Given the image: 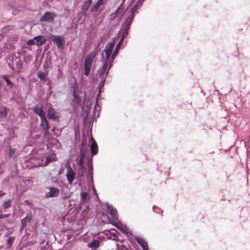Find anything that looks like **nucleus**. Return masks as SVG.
Returning a JSON list of instances; mask_svg holds the SVG:
<instances>
[{"label": "nucleus", "mask_w": 250, "mask_h": 250, "mask_svg": "<svg viewBox=\"0 0 250 250\" xmlns=\"http://www.w3.org/2000/svg\"><path fill=\"white\" fill-rule=\"evenodd\" d=\"M49 39L57 46L59 52H62L63 51L65 44V39L63 36L51 34Z\"/></svg>", "instance_id": "1"}, {"label": "nucleus", "mask_w": 250, "mask_h": 250, "mask_svg": "<svg viewBox=\"0 0 250 250\" xmlns=\"http://www.w3.org/2000/svg\"><path fill=\"white\" fill-rule=\"evenodd\" d=\"M108 220L111 224L119 229L122 233H128L130 235L133 236L132 232L131 231L128 230L126 227L119 220H117V222H116L114 220L108 217Z\"/></svg>", "instance_id": "2"}, {"label": "nucleus", "mask_w": 250, "mask_h": 250, "mask_svg": "<svg viewBox=\"0 0 250 250\" xmlns=\"http://www.w3.org/2000/svg\"><path fill=\"white\" fill-rule=\"evenodd\" d=\"M127 35L123 33L122 35V36L118 42V43L116 44L115 48L114 49L113 53L111 55V59H110V62H114L115 59L118 55L120 50L121 48V46L124 45V42L125 40V39Z\"/></svg>", "instance_id": "3"}, {"label": "nucleus", "mask_w": 250, "mask_h": 250, "mask_svg": "<svg viewBox=\"0 0 250 250\" xmlns=\"http://www.w3.org/2000/svg\"><path fill=\"white\" fill-rule=\"evenodd\" d=\"M56 17L55 13L50 11H46L41 17L40 21L41 22H45L51 23L53 22Z\"/></svg>", "instance_id": "4"}, {"label": "nucleus", "mask_w": 250, "mask_h": 250, "mask_svg": "<svg viewBox=\"0 0 250 250\" xmlns=\"http://www.w3.org/2000/svg\"><path fill=\"white\" fill-rule=\"evenodd\" d=\"M103 66L101 69H99V77L106 75L107 76L110 69L112 67L113 64V62H111L110 60H109V63L103 62Z\"/></svg>", "instance_id": "5"}, {"label": "nucleus", "mask_w": 250, "mask_h": 250, "mask_svg": "<svg viewBox=\"0 0 250 250\" xmlns=\"http://www.w3.org/2000/svg\"><path fill=\"white\" fill-rule=\"evenodd\" d=\"M89 142L90 143L89 147L91 153V157L93 158V156L96 155L98 153V146L93 139L92 134H90V136L89 137Z\"/></svg>", "instance_id": "6"}, {"label": "nucleus", "mask_w": 250, "mask_h": 250, "mask_svg": "<svg viewBox=\"0 0 250 250\" xmlns=\"http://www.w3.org/2000/svg\"><path fill=\"white\" fill-rule=\"evenodd\" d=\"M57 158L52 155H48L46 156L45 160L44 163H40L37 164L32 161V167H45L47 166L50 162H54L56 160Z\"/></svg>", "instance_id": "7"}, {"label": "nucleus", "mask_w": 250, "mask_h": 250, "mask_svg": "<svg viewBox=\"0 0 250 250\" xmlns=\"http://www.w3.org/2000/svg\"><path fill=\"white\" fill-rule=\"evenodd\" d=\"M133 238L140 245L143 250H149L147 243L143 238L137 235L133 236Z\"/></svg>", "instance_id": "8"}, {"label": "nucleus", "mask_w": 250, "mask_h": 250, "mask_svg": "<svg viewBox=\"0 0 250 250\" xmlns=\"http://www.w3.org/2000/svg\"><path fill=\"white\" fill-rule=\"evenodd\" d=\"M106 207L109 211V213L111 217L115 221L118 220V212L116 208H114L113 206L108 203H106Z\"/></svg>", "instance_id": "9"}, {"label": "nucleus", "mask_w": 250, "mask_h": 250, "mask_svg": "<svg viewBox=\"0 0 250 250\" xmlns=\"http://www.w3.org/2000/svg\"><path fill=\"white\" fill-rule=\"evenodd\" d=\"M75 175L76 173L72 168H69V169L66 170L65 176L68 183L70 185H71L73 183L75 178Z\"/></svg>", "instance_id": "10"}, {"label": "nucleus", "mask_w": 250, "mask_h": 250, "mask_svg": "<svg viewBox=\"0 0 250 250\" xmlns=\"http://www.w3.org/2000/svg\"><path fill=\"white\" fill-rule=\"evenodd\" d=\"M41 127L42 128V129L43 130L45 135H46L48 133L49 129V125L48 124V121L47 120L45 116L41 117Z\"/></svg>", "instance_id": "11"}, {"label": "nucleus", "mask_w": 250, "mask_h": 250, "mask_svg": "<svg viewBox=\"0 0 250 250\" xmlns=\"http://www.w3.org/2000/svg\"><path fill=\"white\" fill-rule=\"evenodd\" d=\"M115 38H113L112 41L108 42L105 45L103 51L101 53V56L104 57V52L112 53L113 50V47L115 45Z\"/></svg>", "instance_id": "12"}, {"label": "nucleus", "mask_w": 250, "mask_h": 250, "mask_svg": "<svg viewBox=\"0 0 250 250\" xmlns=\"http://www.w3.org/2000/svg\"><path fill=\"white\" fill-rule=\"evenodd\" d=\"M43 59V54L42 53H38L35 55V59L33 64L34 65L35 69H38L42 63Z\"/></svg>", "instance_id": "13"}, {"label": "nucleus", "mask_w": 250, "mask_h": 250, "mask_svg": "<svg viewBox=\"0 0 250 250\" xmlns=\"http://www.w3.org/2000/svg\"><path fill=\"white\" fill-rule=\"evenodd\" d=\"M60 192L59 189L56 187H51L49 188V191L45 194L46 198L57 197Z\"/></svg>", "instance_id": "14"}, {"label": "nucleus", "mask_w": 250, "mask_h": 250, "mask_svg": "<svg viewBox=\"0 0 250 250\" xmlns=\"http://www.w3.org/2000/svg\"><path fill=\"white\" fill-rule=\"evenodd\" d=\"M86 138L83 135L82 139L81 145L79 147L80 158H85V151L86 148Z\"/></svg>", "instance_id": "15"}, {"label": "nucleus", "mask_w": 250, "mask_h": 250, "mask_svg": "<svg viewBox=\"0 0 250 250\" xmlns=\"http://www.w3.org/2000/svg\"><path fill=\"white\" fill-rule=\"evenodd\" d=\"M96 53L94 50L88 53L84 59V64L92 65L93 61L96 56Z\"/></svg>", "instance_id": "16"}, {"label": "nucleus", "mask_w": 250, "mask_h": 250, "mask_svg": "<svg viewBox=\"0 0 250 250\" xmlns=\"http://www.w3.org/2000/svg\"><path fill=\"white\" fill-rule=\"evenodd\" d=\"M46 39L44 36L39 35L32 39V44L36 43L37 45H41L44 43Z\"/></svg>", "instance_id": "17"}, {"label": "nucleus", "mask_w": 250, "mask_h": 250, "mask_svg": "<svg viewBox=\"0 0 250 250\" xmlns=\"http://www.w3.org/2000/svg\"><path fill=\"white\" fill-rule=\"evenodd\" d=\"M133 21L128 19L125 17L124 26L125 28L123 33L127 35H128V31L130 29V25L132 23Z\"/></svg>", "instance_id": "18"}, {"label": "nucleus", "mask_w": 250, "mask_h": 250, "mask_svg": "<svg viewBox=\"0 0 250 250\" xmlns=\"http://www.w3.org/2000/svg\"><path fill=\"white\" fill-rule=\"evenodd\" d=\"M87 246L92 250H97L100 246V242L98 240L93 239L87 244Z\"/></svg>", "instance_id": "19"}, {"label": "nucleus", "mask_w": 250, "mask_h": 250, "mask_svg": "<svg viewBox=\"0 0 250 250\" xmlns=\"http://www.w3.org/2000/svg\"><path fill=\"white\" fill-rule=\"evenodd\" d=\"M80 198L81 200V204L87 203L89 200L90 197L89 194L86 191H82L80 194Z\"/></svg>", "instance_id": "20"}, {"label": "nucleus", "mask_w": 250, "mask_h": 250, "mask_svg": "<svg viewBox=\"0 0 250 250\" xmlns=\"http://www.w3.org/2000/svg\"><path fill=\"white\" fill-rule=\"evenodd\" d=\"M34 112L35 113L39 115L40 117H43L45 116V113L43 111V107L42 106L39 107L38 105L35 107L34 109Z\"/></svg>", "instance_id": "21"}, {"label": "nucleus", "mask_w": 250, "mask_h": 250, "mask_svg": "<svg viewBox=\"0 0 250 250\" xmlns=\"http://www.w3.org/2000/svg\"><path fill=\"white\" fill-rule=\"evenodd\" d=\"M106 1V0H98L92 6L91 11H94L95 12L98 11L99 5L104 4Z\"/></svg>", "instance_id": "22"}, {"label": "nucleus", "mask_w": 250, "mask_h": 250, "mask_svg": "<svg viewBox=\"0 0 250 250\" xmlns=\"http://www.w3.org/2000/svg\"><path fill=\"white\" fill-rule=\"evenodd\" d=\"M31 219V216L30 215H27L25 217L22 219L21 221V227L20 229H24V228L26 226V223L27 222H30Z\"/></svg>", "instance_id": "23"}, {"label": "nucleus", "mask_w": 250, "mask_h": 250, "mask_svg": "<svg viewBox=\"0 0 250 250\" xmlns=\"http://www.w3.org/2000/svg\"><path fill=\"white\" fill-rule=\"evenodd\" d=\"M12 63L15 64L18 70H20L21 69L22 65V63L20 58L15 57L14 58L12 61Z\"/></svg>", "instance_id": "24"}, {"label": "nucleus", "mask_w": 250, "mask_h": 250, "mask_svg": "<svg viewBox=\"0 0 250 250\" xmlns=\"http://www.w3.org/2000/svg\"><path fill=\"white\" fill-rule=\"evenodd\" d=\"M101 78V80L99 82L98 84L99 93H101L102 92V89L104 88V84L105 83V81L106 78V75H104L103 76L100 77Z\"/></svg>", "instance_id": "25"}, {"label": "nucleus", "mask_w": 250, "mask_h": 250, "mask_svg": "<svg viewBox=\"0 0 250 250\" xmlns=\"http://www.w3.org/2000/svg\"><path fill=\"white\" fill-rule=\"evenodd\" d=\"M47 116L49 119H52L53 120L57 119L59 116L55 114L54 110L52 108H50L48 111Z\"/></svg>", "instance_id": "26"}, {"label": "nucleus", "mask_w": 250, "mask_h": 250, "mask_svg": "<svg viewBox=\"0 0 250 250\" xmlns=\"http://www.w3.org/2000/svg\"><path fill=\"white\" fill-rule=\"evenodd\" d=\"M87 185L88 187L94 186L93 172H88L87 174Z\"/></svg>", "instance_id": "27"}, {"label": "nucleus", "mask_w": 250, "mask_h": 250, "mask_svg": "<svg viewBox=\"0 0 250 250\" xmlns=\"http://www.w3.org/2000/svg\"><path fill=\"white\" fill-rule=\"evenodd\" d=\"M73 102L77 105H80L81 102V98L77 93H75L74 91L72 93Z\"/></svg>", "instance_id": "28"}, {"label": "nucleus", "mask_w": 250, "mask_h": 250, "mask_svg": "<svg viewBox=\"0 0 250 250\" xmlns=\"http://www.w3.org/2000/svg\"><path fill=\"white\" fill-rule=\"evenodd\" d=\"M133 8H130L125 16V18L130 19L132 21H133L135 17V14L136 13L135 12L132 11Z\"/></svg>", "instance_id": "29"}, {"label": "nucleus", "mask_w": 250, "mask_h": 250, "mask_svg": "<svg viewBox=\"0 0 250 250\" xmlns=\"http://www.w3.org/2000/svg\"><path fill=\"white\" fill-rule=\"evenodd\" d=\"M108 232L110 235L114 237V238L113 239V240H118L117 235L120 234L118 231H117L115 229L113 228L108 230Z\"/></svg>", "instance_id": "30"}, {"label": "nucleus", "mask_w": 250, "mask_h": 250, "mask_svg": "<svg viewBox=\"0 0 250 250\" xmlns=\"http://www.w3.org/2000/svg\"><path fill=\"white\" fill-rule=\"evenodd\" d=\"M86 171V168L84 165L78 166V172L80 173V177H83Z\"/></svg>", "instance_id": "31"}, {"label": "nucleus", "mask_w": 250, "mask_h": 250, "mask_svg": "<svg viewBox=\"0 0 250 250\" xmlns=\"http://www.w3.org/2000/svg\"><path fill=\"white\" fill-rule=\"evenodd\" d=\"M92 161H93V158L92 157H91L90 158L88 159V160L87 162L88 172H93V167Z\"/></svg>", "instance_id": "32"}, {"label": "nucleus", "mask_w": 250, "mask_h": 250, "mask_svg": "<svg viewBox=\"0 0 250 250\" xmlns=\"http://www.w3.org/2000/svg\"><path fill=\"white\" fill-rule=\"evenodd\" d=\"M37 76L42 82H45L46 80V77L44 72L39 71Z\"/></svg>", "instance_id": "33"}, {"label": "nucleus", "mask_w": 250, "mask_h": 250, "mask_svg": "<svg viewBox=\"0 0 250 250\" xmlns=\"http://www.w3.org/2000/svg\"><path fill=\"white\" fill-rule=\"evenodd\" d=\"M91 65H88V64H84V74L85 76H88L90 72L91 68Z\"/></svg>", "instance_id": "34"}, {"label": "nucleus", "mask_w": 250, "mask_h": 250, "mask_svg": "<svg viewBox=\"0 0 250 250\" xmlns=\"http://www.w3.org/2000/svg\"><path fill=\"white\" fill-rule=\"evenodd\" d=\"M0 115L1 117H5L7 115V108L6 107H0Z\"/></svg>", "instance_id": "35"}, {"label": "nucleus", "mask_w": 250, "mask_h": 250, "mask_svg": "<svg viewBox=\"0 0 250 250\" xmlns=\"http://www.w3.org/2000/svg\"><path fill=\"white\" fill-rule=\"evenodd\" d=\"M105 53V58L103 60V62H106L107 63H109V60L111 59V57L112 55V53L108 52H104Z\"/></svg>", "instance_id": "36"}, {"label": "nucleus", "mask_w": 250, "mask_h": 250, "mask_svg": "<svg viewBox=\"0 0 250 250\" xmlns=\"http://www.w3.org/2000/svg\"><path fill=\"white\" fill-rule=\"evenodd\" d=\"M152 209L154 212L158 213V214L161 213V215H162L163 211L160 208L158 207L157 206H156L155 205H154L152 207Z\"/></svg>", "instance_id": "37"}, {"label": "nucleus", "mask_w": 250, "mask_h": 250, "mask_svg": "<svg viewBox=\"0 0 250 250\" xmlns=\"http://www.w3.org/2000/svg\"><path fill=\"white\" fill-rule=\"evenodd\" d=\"M142 3H140V2H138V0H137V2H136V3L135 4L133 5L131 7V8H134L133 9V10H132V11H134V12H137V10H138V9L139 8V7L140 6H141V5L142 4Z\"/></svg>", "instance_id": "38"}, {"label": "nucleus", "mask_w": 250, "mask_h": 250, "mask_svg": "<svg viewBox=\"0 0 250 250\" xmlns=\"http://www.w3.org/2000/svg\"><path fill=\"white\" fill-rule=\"evenodd\" d=\"M11 200H10V199L5 201L3 204V208L4 209H7V208H10L11 206Z\"/></svg>", "instance_id": "39"}, {"label": "nucleus", "mask_w": 250, "mask_h": 250, "mask_svg": "<svg viewBox=\"0 0 250 250\" xmlns=\"http://www.w3.org/2000/svg\"><path fill=\"white\" fill-rule=\"evenodd\" d=\"M23 60H24V62H26L27 64H28V63H30L31 61V55L30 54H29V55L25 54L23 57Z\"/></svg>", "instance_id": "40"}, {"label": "nucleus", "mask_w": 250, "mask_h": 250, "mask_svg": "<svg viewBox=\"0 0 250 250\" xmlns=\"http://www.w3.org/2000/svg\"><path fill=\"white\" fill-rule=\"evenodd\" d=\"M84 158L77 157L76 159V163L78 166L84 165Z\"/></svg>", "instance_id": "41"}, {"label": "nucleus", "mask_w": 250, "mask_h": 250, "mask_svg": "<svg viewBox=\"0 0 250 250\" xmlns=\"http://www.w3.org/2000/svg\"><path fill=\"white\" fill-rule=\"evenodd\" d=\"M124 8V3L123 2H121V3L118 6L116 11L119 12L120 14H123Z\"/></svg>", "instance_id": "42"}, {"label": "nucleus", "mask_w": 250, "mask_h": 250, "mask_svg": "<svg viewBox=\"0 0 250 250\" xmlns=\"http://www.w3.org/2000/svg\"><path fill=\"white\" fill-rule=\"evenodd\" d=\"M14 240V237L12 236H10L8 238L7 244L9 247H11L12 245Z\"/></svg>", "instance_id": "43"}, {"label": "nucleus", "mask_w": 250, "mask_h": 250, "mask_svg": "<svg viewBox=\"0 0 250 250\" xmlns=\"http://www.w3.org/2000/svg\"><path fill=\"white\" fill-rule=\"evenodd\" d=\"M3 79L6 81L7 85H11L13 84L10 81L7 76L4 75L3 76Z\"/></svg>", "instance_id": "44"}, {"label": "nucleus", "mask_w": 250, "mask_h": 250, "mask_svg": "<svg viewBox=\"0 0 250 250\" xmlns=\"http://www.w3.org/2000/svg\"><path fill=\"white\" fill-rule=\"evenodd\" d=\"M118 15H122V14H120L119 12H117L116 11H115V12H114V13H113L112 14H111V18L112 19H115L116 18H117L118 17Z\"/></svg>", "instance_id": "45"}, {"label": "nucleus", "mask_w": 250, "mask_h": 250, "mask_svg": "<svg viewBox=\"0 0 250 250\" xmlns=\"http://www.w3.org/2000/svg\"><path fill=\"white\" fill-rule=\"evenodd\" d=\"M98 101H96V103L95 104L94 108V113L95 112V110L96 109L97 110H100L101 109V107H100V105L98 104Z\"/></svg>", "instance_id": "46"}, {"label": "nucleus", "mask_w": 250, "mask_h": 250, "mask_svg": "<svg viewBox=\"0 0 250 250\" xmlns=\"http://www.w3.org/2000/svg\"><path fill=\"white\" fill-rule=\"evenodd\" d=\"M90 3H88L86 1H84L82 7L88 9V8L90 7Z\"/></svg>", "instance_id": "47"}, {"label": "nucleus", "mask_w": 250, "mask_h": 250, "mask_svg": "<svg viewBox=\"0 0 250 250\" xmlns=\"http://www.w3.org/2000/svg\"><path fill=\"white\" fill-rule=\"evenodd\" d=\"M82 116H83V122L84 123H85L87 120V118H88L87 113H86V114H84V115H83V114H82Z\"/></svg>", "instance_id": "48"}, {"label": "nucleus", "mask_w": 250, "mask_h": 250, "mask_svg": "<svg viewBox=\"0 0 250 250\" xmlns=\"http://www.w3.org/2000/svg\"><path fill=\"white\" fill-rule=\"evenodd\" d=\"M65 167L66 168L67 170H68V169H69V168H71L70 165L69 160H68L66 163L65 164Z\"/></svg>", "instance_id": "49"}, {"label": "nucleus", "mask_w": 250, "mask_h": 250, "mask_svg": "<svg viewBox=\"0 0 250 250\" xmlns=\"http://www.w3.org/2000/svg\"><path fill=\"white\" fill-rule=\"evenodd\" d=\"M10 216V214H0V219H3L5 218H7Z\"/></svg>", "instance_id": "50"}, {"label": "nucleus", "mask_w": 250, "mask_h": 250, "mask_svg": "<svg viewBox=\"0 0 250 250\" xmlns=\"http://www.w3.org/2000/svg\"><path fill=\"white\" fill-rule=\"evenodd\" d=\"M100 93H99V91H98V93L96 95V101L99 102V100L102 99V98L101 97Z\"/></svg>", "instance_id": "51"}, {"label": "nucleus", "mask_w": 250, "mask_h": 250, "mask_svg": "<svg viewBox=\"0 0 250 250\" xmlns=\"http://www.w3.org/2000/svg\"><path fill=\"white\" fill-rule=\"evenodd\" d=\"M78 89V86L76 85V84H75L73 88V91H74L75 93H77V90Z\"/></svg>", "instance_id": "52"}, {"label": "nucleus", "mask_w": 250, "mask_h": 250, "mask_svg": "<svg viewBox=\"0 0 250 250\" xmlns=\"http://www.w3.org/2000/svg\"><path fill=\"white\" fill-rule=\"evenodd\" d=\"M82 111L83 112L82 114L84 115V114H86V113H87V116H88V112H89V111H88L87 110L84 109V108L83 107L82 108Z\"/></svg>", "instance_id": "53"}, {"label": "nucleus", "mask_w": 250, "mask_h": 250, "mask_svg": "<svg viewBox=\"0 0 250 250\" xmlns=\"http://www.w3.org/2000/svg\"><path fill=\"white\" fill-rule=\"evenodd\" d=\"M14 64V63H12V64H11L10 63H8L9 67H10V69H11L13 70H14V66H13Z\"/></svg>", "instance_id": "54"}, {"label": "nucleus", "mask_w": 250, "mask_h": 250, "mask_svg": "<svg viewBox=\"0 0 250 250\" xmlns=\"http://www.w3.org/2000/svg\"><path fill=\"white\" fill-rule=\"evenodd\" d=\"M54 141H55V143H56L57 145L58 144L60 146H61V144L60 143V141L58 139H55Z\"/></svg>", "instance_id": "55"}, {"label": "nucleus", "mask_w": 250, "mask_h": 250, "mask_svg": "<svg viewBox=\"0 0 250 250\" xmlns=\"http://www.w3.org/2000/svg\"><path fill=\"white\" fill-rule=\"evenodd\" d=\"M86 12H85V11H81L80 13L79 14H83V16H85L86 15Z\"/></svg>", "instance_id": "56"}, {"label": "nucleus", "mask_w": 250, "mask_h": 250, "mask_svg": "<svg viewBox=\"0 0 250 250\" xmlns=\"http://www.w3.org/2000/svg\"><path fill=\"white\" fill-rule=\"evenodd\" d=\"M5 194V192H3L2 190H0V197H1Z\"/></svg>", "instance_id": "57"}, {"label": "nucleus", "mask_w": 250, "mask_h": 250, "mask_svg": "<svg viewBox=\"0 0 250 250\" xmlns=\"http://www.w3.org/2000/svg\"><path fill=\"white\" fill-rule=\"evenodd\" d=\"M27 44L28 45H31V39L29 40L27 42Z\"/></svg>", "instance_id": "58"}, {"label": "nucleus", "mask_w": 250, "mask_h": 250, "mask_svg": "<svg viewBox=\"0 0 250 250\" xmlns=\"http://www.w3.org/2000/svg\"><path fill=\"white\" fill-rule=\"evenodd\" d=\"M90 109V106L86 105L85 109L87 110V111H89Z\"/></svg>", "instance_id": "59"}, {"label": "nucleus", "mask_w": 250, "mask_h": 250, "mask_svg": "<svg viewBox=\"0 0 250 250\" xmlns=\"http://www.w3.org/2000/svg\"><path fill=\"white\" fill-rule=\"evenodd\" d=\"M87 10H88L87 9L83 8V7H82L81 11L87 12Z\"/></svg>", "instance_id": "60"}, {"label": "nucleus", "mask_w": 250, "mask_h": 250, "mask_svg": "<svg viewBox=\"0 0 250 250\" xmlns=\"http://www.w3.org/2000/svg\"><path fill=\"white\" fill-rule=\"evenodd\" d=\"M92 188H93V190L94 191V193H95L97 195V192H96V189L95 188H94V186H92Z\"/></svg>", "instance_id": "61"}, {"label": "nucleus", "mask_w": 250, "mask_h": 250, "mask_svg": "<svg viewBox=\"0 0 250 250\" xmlns=\"http://www.w3.org/2000/svg\"><path fill=\"white\" fill-rule=\"evenodd\" d=\"M89 206L88 205H86V207H85V209L83 210V212H84L85 210H86V209H89Z\"/></svg>", "instance_id": "62"}, {"label": "nucleus", "mask_w": 250, "mask_h": 250, "mask_svg": "<svg viewBox=\"0 0 250 250\" xmlns=\"http://www.w3.org/2000/svg\"><path fill=\"white\" fill-rule=\"evenodd\" d=\"M55 127H53V128L51 129V131L54 132L55 134L56 135V136H57V137H58V135L56 134V133H55Z\"/></svg>", "instance_id": "63"}, {"label": "nucleus", "mask_w": 250, "mask_h": 250, "mask_svg": "<svg viewBox=\"0 0 250 250\" xmlns=\"http://www.w3.org/2000/svg\"><path fill=\"white\" fill-rule=\"evenodd\" d=\"M85 1H86L88 3H90V4H91L92 0H86Z\"/></svg>", "instance_id": "64"}]
</instances>
